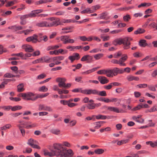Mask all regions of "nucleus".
Instances as JSON below:
<instances>
[{
  "label": "nucleus",
  "mask_w": 157,
  "mask_h": 157,
  "mask_svg": "<svg viewBox=\"0 0 157 157\" xmlns=\"http://www.w3.org/2000/svg\"><path fill=\"white\" fill-rule=\"evenodd\" d=\"M155 106H154L153 107L151 108L149 110V112H155L157 111V109L156 108Z\"/></svg>",
  "instance_id": "0e129e2a"
},
{
  "label": "nucleus",
  "mask_w": 157,
  "mask_h": 157,
  "mask_svg": "<svg viewBox=\"0 0 157 157\" xmlns=\"http://www.w3.org/2000/svg\"><path fill=\"white\" fill-rule=\"evenodd\" d=\"M147 86V84H140L137 85V86L139 88H144Z\"/></svg>",
  "instance_id": "4d7b16f0"
},
{
  "label": "nucleus",
  "mask_w": 157,
  "mask_h": 157,
  "mask_svg": "<svg viewBox=\"0 0 157 157\" xmlns=\"http://www.w3.org/2000/svg\"><path fill=\"white\" fill-rule=\"evenodd\" d=\"M128 58L127 55H125L120 59L119 60L116 59H113L111 62L113 64H119L121 66H126L124 62Z\"/></svg>",
  "instance_id": "20e7f679"
},
{
  "label": "nucleus",
  "mask_w": 157,
  "mask_h": 157,
  "mask_svg": "<svg viewBox=\"0 0 157 157\" xmlns=\"http://www.w3.org/2000/svg\"><path fill=\"white\" fill-rule=\"evenodd\" d=\"M12 127V125L10 124H6L4 126L0 128V131L6 130L7 129H9Z\"/></svg>",
  "instance_id": "4be33fe9"
},
{
  "label": "nucleus",
  "mask_w": 157,
  "mask_h": 157,
  "mask_svg": "<svg viewBox=\"0 0 157 157\" xmlns=\"http://www.w3.org/2000/svg\"><path fill=\"white\" fill-rule=\"evenodd\" d=\"M75 21L74 20L71 19H62L61 22L63 23H69L70 22H75Z\"/></svg>",
  "instance_id": "2f4dec72"
},
{
  "label": "nucleus",
  "mask_w": 157,
  "mask_h": 157,
  "mask_svg": "<svg viewBox=\"0 0 157 157\" xmlns=\"http://www.w3.org/2000/svg\"><path fill=\"white\" fill-rule=\"evenodd\" d=\"M4 77L5 78H11L14 77V75L10 73H6L4 75Z\"/></svg>",
  "instance_id": "a18cd8bd"
},
{
  "label": "nucleus",
  "mask_w": 157,
  "mask_h": 157,
  "mask_svg": "<svg viewBox=\"0 0 157 157\" xmlns=\"http://www.w3.org/2000/svg\"><path fill=\"white\" fill-rule=\"evenodd\" d=\"M103 122L102 121H98L94 123V124L95 126L94 127L95 129H98L101 126V124Z\"/></svg>",
  "instance_id": "cd10ccee"
},
{
  "label": "nucleus",
  "mask_w": 157,
  "mask_h": 157,
  "mask_svg": "<svg viewBox=\"0 0 157 157\" xmlns=\"http://www.w3.org/2000/svg\"><path fill=\"white\" fill-rule=\"evenodd\" d=\"M142 108L141 105H139L136 106L132 109V110L133 111H136L137 110H139Z\"/></svg>",
  "instance_id": "49530a36"
},
{
  "label": "nucleus",
  "mask_w": 157,
  "mask_h": 157,
  "mask_svg": "<svg viewBox=\"0 0 157 157\" xmlns=\"http://www.w3.org/2000/svg\"><path fill=\"white\" fill-rule=\"evenodd\" d=\"M144 31L145 30L144 29H137L136 31H135L134 33L136 34L142 33H144Z\"/></svg>",
  "instance_id": "37998d69"
},
{
  "label": "nucleus",
  "mask_w": 157,
  "mask_h": 157,
  "mask_svg": "<svg viewBox=\"0 0 157 157\" xmlns=\"http://www.w3.org/2000/svg\"><path fill=\"white\" fill-rule=\"evenodd\" d=\"M37 143V141L31 138L28 140L27 143L33 148L40 149V147L36 144Z\"/></svg>",
  "instance_id": "39448f33"
},
{
  "label": "nucleus",
  "mask_w": 157,
  "mask_h": 157,
  "mask_svg": "<svg viewBox=\"0 0 157 157\" xmlns=\"http://www.w3.org/2000/svg\"><path fill=\"white\" fill-rule=\"evenodd\" d=\"M121 101V100L120 99H117V98H112V102L113 101L116 102V103L115 104L116 105H118L120 104Z\"/></svg>",
  "instance_id": "a19ab883"
},
{
  "label": "nucleus",
  "mask_w": 157,
  "mask_h": 157,
  "mask_svg": "<svg viewBox=\"0 0 157 157\" xmlns=\"http://www.w3.org/2000/svg\"><path fill=\"white\" fill-rule=\"evenodd\" d=\"M98 67H95L91 69L88 70L86 71L82 72V75H87L90 73L95 71Z\"/></svg>",
  "instance_id": "5701e85b"
},
{
  "label": "nucleus",
  "mask_w": 157,
  "mask_h": 157,
  "mask_svg": "<svg viewBox=\"0 0 157 157\" xmlns=\"http://www.w3.org/2000/svg\"><path fill=\"white\" fill-rule=\"evenodd\" d=\"M66 79L64 78H59L56 79V81L59 83L58 86L60 87H63L65 86Z\"/></svg>",
  "instance_id": "6e6552de"
},
{
  "label": "nucleus",
  "mask_w": 157,
  "mask_h": 157,
  "mask_svg": "<svg viewBox=\"0 0 157 157\" xmlns=\"http://www.w3.org/2000/svg\"><path fill=\"white\" fill-rule=\"evenodd\" d=\"M157 24L156 25V24L155 22H153L151 23L150 25L153 28H155L156 30H157V19L156 21Z\"/></svg>",
  "instance_id": "680f3d73"
},
{
  "label": "nucleus",
  "mask_w": 157,
  "mask_h": 157,
  "mask_svg": "<svg viewBox=\"0 0 157 157\" xmlns=\"http://www.w3.org/2000/svg\"><path fill=\"white\" fill-rule=\"evenodd\" d=\"M51 132L55 134L58 135L60 133V131L58 129H53L51 130Z\"/></svg>",
  "instance_id": "473e14b6"
},
{
  "label": "nucleus",
  "mask_w": 157,
  "mask_h": 157,
  "mask_svg": "<svg viewBox=\"0 0 157 157\" xmlns=\"http://www.w3.org/2000/svg\"><path fill=\"white\" fill-rule=\"evenodd\" d=\"M10 68L11 70L13 71L15 74H17V71L18 68L16 66H13L10 67Z\"/></svg>",
  "instance_id": "de8ad7c7"
},
{
  "label": "nucleus",
  "mask_w": 157,
  "mask_h": 157,
  "mask_svg": "<svg viewBox=\"0 0 157 157\" xmlns=\"http://www.w3.org/2000/svg\"><path fill=\"white\" fill-rule=\"evenodd\" d=\"M34 12V11H33L31 13L29 14V17L32 18L36 16V15Z\"/></svg>",
  "instance_id": "bf43d9fd"
},
{
  "label": "nucleus",
  "mask_w": 157,
  "mask_h": 157,
  "mask_svg": "<svg viewBox=\"0 0 157 157\" xmlns=\"http://www.w3.org/2000/svg\"><path fill=\"white\" fill-rule=\"evenodd\" d=\"M111 84L112 83H111L107 86H104V88L108 90H110L113 86Z\"/></svg>",
  "instance_id": "6e6d98bb"
},
{
  "label": "nucleus",
  "mask_w": 157,
  "mask_h": 157,
  "mask_svg": "<svg viewBox=\"0 0 157 157\" xmlns=\"http://www.w3.org/2000/svg\"><path fill=\"white\" fill-rule=\"evenodd\" d=\"M128 38L125 37L123 38H120L115 40L113 42V44L117 46L118 44H123V48L124 49H127L130 48L131 43L128 41Z\"/></svg>",
  "instance_id": "7ed1b4c3"
},
{
  "label": "nucleus",
  "mask_w": 157,
  "mask_h": 157,
  "mask_svg": "<svg viewBox=\"0 0 157 157\" xmlns=\"http://www.w3.org/2000/svg\"><path fill=\"white\" fill-rule=\"evenodd\" d=\"M13 27H14L15 30H16V31L21 30L23 29V28L22 26H20L15 25Z\"/></svg>",
  "instance_id": "052dcab7"
},
{
  "label": "nucleus",
  "mask_w": 157,
  "mask_h": 157,
  "mask_svg": "<svg viewBox=\"0 0 157 157\" xmlns=\"http://www.w3.org/2000/svg\"><path fill=\"white\" fill-rule=\"evenodd\" d=\"M112 70L114 76H116L118 74H122L124 72V71L123 69H120L117 67H114Z\"/></svg>",
  "instance_id": "9b49d317"
},
{
  "label": "nucleus",
  "mask_w": 157,
  "mask_h": 157,
  "mask_svg": "<svg viewBox=\"0 0 157 157\" xmlns=\"http://www.w3.org/2000/svg\"><path fill=\"white\" fill-rule=\"evenodd\" d=\"M147 144H150L153 147H157V142H155L154 143L152 141H148L146 142Z\"/></svg>",
  "instance_id": "c756f323"
},
{
  "label": "nucleus",
  "mask_w": 157,
  "mask_h": 157,
  "mask_svg": "<svg viewBox=\"0 0 157 157\" xmlns=\"http://www.w3.org/2000/svg\"><path fill=\"white\" fill-rule=\"evenodd\" d=\"M40 55V52L39 51H37L34 52L32 56H39Z\"/></svg>",
  "instance_id": "774afa93"
},
{
  "label": "nucleus",
  "mask_w": 157,
  "mask_h": 157,
  "mask_svg": "<svg viewBox=\"0 0 157 157\" xmlns=\"http://www.w3.org/2000/svg\"><path fill=\"white\" fill-rule=\"evenodd\" d=\"M82 94H98L97 90H85L82 92Z\"/></svg>",
  "instance_id": "9d476101"
},
{
  "label": "nucleus",
  "mask_w": 157,
  "mask_h": 157,
  "mask_svg": "<svg viewBox=\"0 0 157 157\" xmlns=\"http://www.w3.org/2000/svg\"><path fill=\"white\" fill-rule=\"evenodd\" d=\"M98 79L102 84H105L109 82V80L106 77L103 76H100L98 77Z\"/></svg>",
  "instance_id": "2eb2a0df"
},
{
  "label": "nucleus",
  "mask_w": 157,
  "mask_h": 157,
  "mask_svg": "<svg viewBox=\"0 0 157 157\" xmlns=\"http://www.w3.org/2000/svg\"><path fill=\"white\" fill-rule=\"evenodd\" d=\"M69 38V36H62L59 38L60 40L62 41L63 43L66 44L68 43V38Z\"/></svg>",
  "instance_id": "f3484780"
},
{
  "label": "nucleus",
  "mask_w": 157,
  "mask_h": 157,
  "mask_svg": "<svg viewBox=\"0 0 157 157\" xmlns=\"http://www.w3.org/2000/svg\"><path fill=\"white\" fill-rule=\"evenodd\" d=\"M25 99L24 100H31L33 101L36 100L38 97L36 96L34 98H32V97L34 96V94L31 92H27L25 93Z\"/></svg>",
  "instance_id": "423d86ee"
},
{
  "label": "nucleus",
  "mask_w": 157,
  "mask_h": 157,
  "mask_svg": "<svg viewBox=\"0 0 157 157\" xmlns=\"http://www.w3.org/2000/svg\"><path fill=\"white\" fill-rule=\"evenodd\" d=\"M48 22L46 21H40L37 23L36 25L39 27H50L53 26H56L60 24L59 20L54 17L48 18Z\"/></svg>",
  "instance_id": "f03ea898"
},
{
  "label": "nucleus",
  "mask_w": 157,
  "mask_h": 157,
  "mask_svg": "<svg viewBox=\"0 0 157 157\" xmlns=\"http://www.w3.org/2000/svg\"><path fill=\"white\" fill-rule=\"evenodd\" d=\"M149 123L148 126L149 127H153L155 125V123L152 122V121L151 120H149L148 121Z\"/></svg>",
  "instance_id": "e2e57ef3"
},
{
  "label": "nucleus",
  "mask_w": 157,
  "mask_h": 157,
  "mask_svg": "<svg viewBox=\"0 0 157 157\" xmlns=\"http://www.w3.org/2000/svg\"><path fill=\"white\" fill-rule=\"evenodd\" d=\"M100 18L101 19L107 20L110 17L107 12H104L100 14Z\"/></svg>",
  "instance_id": "a211bd4d"
},
{
  "label": "nucleus",
  "mask_w": 157,
  "mask_h": 157,
  "mask_svg": "<svg viewBox=\"0 0 157 157\" xmlns=\"http://www.w3.org/2000/svg\"><path fill=\"white\" fill-rule=\"evenodd\" d=\"M133 56L135 57L138 58L141 56V54L139 52H136L133 54Z\"/></svg>",
  "instance_id": "5fc2aeb1"
},
{
  "label": "nucleus",
  "mask_w": 157,
  "mask_h": 157,
  "mask_svg": "<svg viewBox=\"0 0 157 157\" xmlns=\"http://www.w3.org/2000/svg\"><path fill=\"white\" fill-rule=\"evenodd\" d=\"M17 126L18 127L19 129L20 130L22 136H24L25 134V131L24 129H23L22 128H25V127L24 126H21V124H17Z\"/></svg>",
  "instance_id": "393cba45"
},
{
  "label": "nucleus",
  "mask_w": 157,
  "mask_h": 157,
  "mask_svg": "<svg viewBox=\"0 0 157 157\" xmlns=\"http://www.w3.org/2000/svg\"><path fill=\"white\" fill-rule=\"evenodd\" d=\"M83 91V90H82L81 88L75 89L72 90V91L74 92H81L82 93V91Z\"/></svg>",
  "instance_id": "864d4df0"
},
{
  "label": "nucleus",
  "mask_w": 157,
  "mask_h": 157,
  "mask_svg": "<svg viewBox=\"0 0 157 157\" xmlns=\"http://www.w3.org/2000/svg\"><path fill=\"white\" fill-rule=\"evenodd\" d=\"M22 48L24 49L27 52H31L33 51L32 47L29 45L24 44L22 46Z\"/></svg>",
  "instance_id": "ddd939ff"
},
{
  "label": "nucleus",
  "mask_w": 157,
  "mask_h": 157,
  "mask_svg": "<svg viewBox=\"0 0 157 157\" xmlns=\"http://www.w3.org/2000/svg\"><path fill=\"white\" fill-rule=\"evenodd\" d=\"M38 110L39 111H48L49 112L53 111L52 109L50 107L41 104H40L39 105Z\"/></svg>",
  "instance_id": "0eeeda50"
},
{
  "label": "nucleus",
  "mask_w": 157,
  "mask_h": 157,
  "mask_svg": "<svg viewBox=\"0 0 157 157\" xmlns=\"http://www.w3.org/2000/svg\"><path fill=\"white\" fill-rule=\"evenodd\" d=\"M73 56L75 58V59L78 60L80 58V56L79 54L77 53H75L73 54Z\"/></svg>",
  "instance_id": "13d9d810"
},
{
  "label": "nucleus",
  "mask_w": 157,
  "mask_h": 157,
  "mask_svg": "<svg viewBox=\"0 0 157 157\" xmlns=\"http://www.w3.org/2000/svg\"><path fill=\"white\" fill-rule=\"evenodd\" d=\"M17 2V1L16 0H14L9 2H7V4L6 5V7H8L13 5L15 3H16Z\"/></svg>",
  "instance_id": "c85d7f7f"
},
{
  "label": "nucleus",
  "mask_w": 157,
  "mask_h": 157,
  "mask_svg": "<svg viewBox=\"0 0 157 157\" xmlns=\"http://www.w3.org/2000/svg\"><path fill=\"white\" fill-rule=\"evenodd\" d=\"M123 18L125 21L128 22L130 19L131 17L130 15L127 14L123 17Z\"/></svg>",
  "instance_id": "79ce46f5"
},
{
  "label": "nucleus",
  "mask_w": 157,
  "mask_h": 157,
  "mask_svg": "<svg viewBox=\"0 0 157 157\" xmlns=\"http://www.w3.org/2000/svg\"><path fill=\"white\" fill-rule=\"evenodd\" d=\"M108 109L110 111L115 112L117 113H122L125 112V111L123 110L122 109H119L117 107H108Z\"/></svg>",
  "instance_id": "f8f14e48"
},
{
  "label": "nucleus",
  "mask_w": 157,
  "mask_h": 157,
  "mask_svg": "<svg viewBox=\"0 0 157 157\" xmlns=\"http://www.w3.org/2000/svg\"><path fill=\"white\" fill-rule=\"evenodd\" d=\"M122 55V53L121 52L119 51L117 53L114 54L113 55L114 57L115 58H118L119 57L121 56Z\"/></svg>",
  "instance_id": "58836bf2"
},
{
  "label": "nucleus",
  "mask_w": 157,
  "mask_h": 157,
  "mask_svg": "<svg viewBox=\"0 0 157 157\" xmlns=\"http://www.w3.org/2000/svg\"><path fill=\"white\" fill-rule=\"evenodd\" d=\"M104 152V150L102 149H98L95 150L94 151L95 153L98 154H101Z\"/></svg>",
  "instance_id": "e433bc0d"
},
{
  "label": "nucleus",
  "mask_w": 157,
  "mask_h": 157,
  "mask_svg": "<svg viewBox=\"0 0 157 157\" xmlns=\"http://www.w3.org/2000/svg\"><path fill=\"white\" fill-rule=\"evenodd\" d=\"M37 38V36L36 35H34L33 36L27 38L26 39V40L28 42L32 41L33 43H36L38 41Z\"/></svg>",
  "instance_id": "4468645a"
},
{
  "label": "nucleus",
  "mask_w": 157,
  "mask_h": 157,
  "mask_svg": "<svg viewBox=\"0 0 157 157\" xmlns=\"http://www.w3.org/2000/svg\"><path fill=\"white\" fill-rule=\"evenodd\" d=\"M13 147L11 145H8L6 147V149L9 151L12 150H13Z\"/></svg>",
  "instance_id": "69168bd1"
},
{
  "label": "nucleus",
  "mask_w": 157,
  "mask_h": 157,
  "mask_svg": "<svg viewBox=\"0 0 157 157\" xmlns=\"http://www.w3.org/2000/svg\"><path fill=\"white\" fill-rule=\"evenodd\" d=\"M55 149L54 148V153H52V152H51L46 151V152H44V155H48L49 156H50V157L53 156L55 155H55Z\"/></svg>",
  "instance_id": "4c0bfd02"
},
{
  "label": "nucleus",
  "mask_w": 157,
  "mask_h": 157,
  "mask_svg": "<svg viewBox=\"0 0 157 157\" xmlns=\"http://www.w3.org/2000/svg\"><path fill=\"white\" fill-rule=\"evenodd\" d=\"M106 70L103 69L100 70L97 72V74L100 75L106 74Z\"/></svg>",
  "instance_id": "09e8293b"
},
{
  "label": "nucleus",
  "mask_w": 157,
  "mask_h": 157,
  "mask_svg": "<svg viewBox=\"0 0 157 157\" xmlns=\"http://www.w3.org/2000/svg\"><path fill=\"white\" fill-rule=\"evenodd\" d=\"M103 56V54L101 53L98 54L94 56V58L96 60H98L100 59Z\"/></svg>",
  "instance_id": "c03bdc74"
},
{
  "label": "nucleus",
  "mask_w": 157,
  "mask_h": 157,
  "mask_svg": "<svg viewBox=\"0 0 157 157\" xmlns=\"http://www.w3.org/2000/svg\"><path fill=\"white\" fill-rule=\"evenodd\" d=\"M87 107L89 109H93L95 108L94 106V103H90L88 104L87 106Z\"/></svg>",
  "instance_id": "c9c22d12"
},
{
  "label": "nucleus",
  "mask_w": 157,
  "mask_h": 157,
  "mask_svg": "<svg viewBox=\"0 0 157 157\" xmlns=\"http://www.w3.org/2000/svg\"><path fill=\"white\" fill-rule=\"evenodd\" d=\"M79 38L81 40L83 41H87V38L85 36H80Z\"/></svg>",
  "instance_id": "338daca9"
},
{
  "label": "nucleus",
  "mask_w": 157,
  "mask_h": 157,
  "mask_svg": "<svg viewBox=\"0 0 157 157\" xmlns=\"http://www.w3.org/2000/svg\"><path fill=\"white\" fill-rule=\"evenodd\" d=\"M92 117H95L96 119L98 120L102 119V120H105L106 119H110V117L109 116H106L103 115H102L99 114L97 115H93Z\"/></svg>",
  "instance_id": "dca6fc26"
},
{
  "label": "nucleus",
  "mask_w": 157,
  "mask_h": 157,
  "mask_svg": "<svg viewBox=\"0 0 157 157\" xmlns=\"http://www.w3.org/2000/svg\"><path fill=\"white\" fill-rule=\"evenodd\" d=\"M151 4L150 3H142L140 5L138 6V8H140L142 7H147L151 5Z\"/></svg>",
  "instance_id": "7c9ffc66"
},
{
  "label": "nucleus",
  "mask_w": 157,
  "mask_h": 157,
  "mask_svg": "<svg viewBox=\"0 0 157 157\" xmlns=\"http://www.w3.org/2000/svg\"><path fill=\"white\" fill-rule=\"evenodd\" d=\"M39 90L41 92H46L48 90V88L46 87L45 86H44L40 87L39 89Z\"/></svg>",
  "instance_id": "ea45409f"
},
{
  "label": "nucleus",
  "mask_w": 157,
  "mask_h": 157,
  "mask_svg": "<svg viewBox=\"0 0 157 157\" xmlns=\"http://www.w3.org/2000/svg\"><path fill=\"white\" fill-rule=\"evenodd\" d=\"M53 147L55 149V155L57 157H72L74 154L72 150L69 149L67 150L61 144H55Z\"/></svg>",
  "instance_id": "f257e3e1"
},
{
  "label": "nucleus",
  "mask_w": 157,
  "mask_h": 157,
  "mask_svg": "<svg viewBox=\"0 0 157 157\" xmlns=\"http://www.w3.org/2000/svg\"><path fill=\"white\" fill-rule=\"evenodd\" d=\"M139 44L142 47H145L147 45V44L146 43V40H142L140 41Z\"/></svg>",
  "instance_id": "bb28decb"
},
{
  "label": "nucleus",
  "mask_w": 157,
  "mask_h": 157,
  "mask_svg": "<svg viewBox=\"0 0 157 157\" xmlns=\"http://www.w3.org/2000/svg\"><path fill=\"white\" fill-rule=\"evenodd\" d=\"M98 94L97 95H98L102 96H107V94L105 91H99L97 90Z\"/></svg>",
  "instance_id": "f704fd0d"
},
{
  "label": "nucleus",
  "mask_w": 157,
  "mask_h": 157,
  "mask_svg": "<svg viewBox=\"0 0 157 157\" xmlns=\"http://www.w3.org/2000/svg\"><path fill=\"white\" fill-rule=\"evenodd\" d=\"M22 108V106L19 105L15 106L13 107L11 106V109L13 111H15L18 109H21Z\"/></svg>",
  "instance_id": "72a5a7b5"
},
{
  "label": "nucleus",
  "mask_w": 157,
  "mask_h": 157,
  "mask_svg": "<svg viewBox=\"0 0 157 157\" xmlns=\"http://www.w3.org/2000/svg\"><path fill=\"white\" fill-rule=\"evenodd\" d=\"M41 59L42 63H48L51 62V58L47 56H44L41 58Z\"/></svg>",
  "instance_id": "aec40b11"
},
{
  "label": "nucleus",
  "mask_w": 157,
  "mask_h": 157,
  "mask_svg": "<svg viewBox=\"0 0 157 157\" xmlns=\"http://www.w3.org/2000/svg\"><path fill=\"white\" fill-rule=\"evenodd\" d=\"M93 57L89 55H85L81 58V60L84 62L86 61L87 63H90L92 62Z\"/></svg>",
  "instance_id": "1a4fd4ad"
},
{
  "label": "nucleus",
  "mask_w": 157,
  "mask_h": 157,
  "mask_svg": "<svg viewBox=\"0 0 157 157\" xmlns=\"http://www.w3.org/2000/svg\"><path fill=\"white\" fill-rule=\"evenodd\" d=\"M63 147V146H65L70 147L71 146V144L68 142L67 141H64L63 142V144H61Z\"/></svg>",
  "instance_id": "603ef678"
},
{
  "label": "nucleus",
  "mask_w": 157,
  "mask_h": 157,
  "mask_svg": "<svg viewBox=\"0 0 157 157\" xmlns=\"http://www.w3.org/2000/svg\"><path fill=\"white\" fill-rule=\"evenodd\" d=\"M33 31V30L31 29H27L25 30L22 31L20 32V33H24L25 35L28 34L29 33Z\"/></svg>",
  "instance_id": "8fccbe9b"
},
{
  "label": "nucleus",
  "mask_w": 157,
  "mask_h": 157,
  "mask_svg": "<svg viewBox=\"0 0 157 157\" xmlns=\"http://www.w3.org/2000/svg\"><path fill=\"white\" fill-rule=\"evenodd\" d=\"M17 90L18 92H21L23 91L25 89L24 88V85L22 83L18 85L17 86Z\"/></svg>",
  "instance_id": "412c9836"
},
{
  "label": "nucleus",
  "mask_w": 157,
  "mask_h": 157,
  "mask_svg": "<svg viewBox=\"0 0 157 157\" xmlns=\"http://www.w3.org/2000/svg\"><path fill=\"white\" fill-rule=\"evenodd\" d=\"M106 76L109 77H113V75L112 69L107 70H106Z\"/></svg>",
  "instance_id": "b1692460"
},
{
  "label": "nucleus",
  "mask_w": 157,
  "mask_h": 157,
  "mask_svg": "<svg viewBox=\"0 0 157 157\" xmlns=\"http://www.w3.org/2000/svg\"><path fill=\"white\" fill-rule=\"evenodd\" d=\"M93 10H91L89 8H87L85 10L81 11V13L82 14L85 13H92L94 12Z\"/></svg>",
  "instance_id": "a878e982"
},
{
  "label": "nucleus",
  "mask_w": 157,
  "mask_h": 157,
  "mask_svg": "<svg viewBox=\"0 0 157 157\" xmlns=\"http://www.w3.org/2000/svg\"><path fill=\"white\" fill-rule=\"evenodd\" d=\"M127 79L129 81H131L133 80L138 81L139 78L137 77L133 76L132 75H128L127 77Z\"/></svg>",
  "instance_id": "6ab92c4d"
},
{
  "label": "nucleus",
  "mask_w": 157,
  "mask_h": 157,
  "mask_svg": "<svg viewBox=\"0 0 157 157\" xmlns=\"http://www.w3.org/2000/svg\"><path fill=\"white\" fill-rule=\"evenodd\" d=\"M24 56V54L22 52H21L18 53H17V54H12L11 56H20L21 57H23Z\"/></svg>",
  "instance_id": "3c124183"
}]
</instances>
